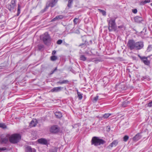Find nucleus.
I'll return each mask as SVG.
<instances>
[{"instance_id":"obj_1","label":"nucleus","mask_w":152,"mask_h":152,"mask_svg":"<svg viewBox=\"0 0 152 152\" xmlns=\"http://www.w3.org/2000/svg\"><path fill=\"white\" fill-rule=\"evenodd\" d=\"M109 31H115L117 30V26L115 23V19L111 18L109 20H107Z\"/></svg>"},{"instance_id":"obj_2","label":"nucleus","mask_w":152,"mask_h":152,"mask_svg":"<svg viewBox=\"0 0 152 152\" xmlns=\"http://www.w3.org/2000/svg\"><path fill=\"white\" fill-rule=\"evenodd\" d=\"M21 135L18 133L12 134L9 138V141L12 143L16 144L19 142L21 140Z\"/></svg>"},{"instance_id":"obj_3","label":"nucleus","mask_w":152,"mask_h":152,"mask_svg":"<svg viewBox=\"0 0 152 152\" xmlns=\"http://www.w3.org/2000/svg\"><path fill=\"white\" fill-rule=\"evenodd\" d=\"M91 142L92 145H94L95 146L103 145L106 143V141L105 140L96 137H93Z\"/></svg>"},{"instance_id":"obj_4","label":"nucleus","mask_w":152,"mask_h":152,"mask_svg":"<svg viewBox=\"0 0 152 152\" xmlns=\"http://www.w3.org/2000/svg\"><path fill=\"white\" fill-rule=\"evenodd\" d=\"M42 40L45 44L48 45L50 43L51 39L48 33L46 32L43 35Z\"/></svg>"},{"instance_id":"obj_5","label":"nucleus","mask_w":152,"mask_h":152,"mask_svg":"<svg viewBox=\"0 0 152 152\" xmlns=\"http://www.w3.org/2000/svg\"><path fill=\"white\" fill-rule=\"evenodd\" d=\"M16 0H11L10 3L6 5V8L8 9L10 12H11L13 10L16 6Z\"/></svg>"},{"instance_id":"obj_6","label":"nucleus","mask_w":152,"mask_h":152,"mask_svg":"<svg viewBox=\"0 0 152 152\" xmlns=\"http://www.w3.org/2000/svg\"><path fill=\"white\" fill-rule=\"evenodd\" d=\"M136 42L133 39L129 40L127 46L130 50H135Z\"/></svg>"},{"instance_id":"obj_7","label":"nucleus","mask_w":152,"mask_h":152,"mask_svg":"<svg viewBox=\"0 0 152 152\" xmlns=\"http://www.w3.org/2000/svg\"><path fill=\"white\" fill-rule=\"evenodd\" d=\"M144 46L143 42L139 41L136 42L135 50H139L142 49Z\"/></svg>"},{"instance_id":"obj_8","label":"nucleus","mask_w":152,"mask_h":152,"mask_svg":"<svg viewBox=\"0 0 152 152\" xmlns=\"http://www.w3.org/2000/svg\"><path fill=\"white\" fill-rule=\"evenodd\" d=\"M58 0H51L48 1L47 3V4L49 7H53L57 4Z\"/></svg>"},{"instance_id":"obj_9","label":"nucleus","mask_w":152,"mask_h":152,"mask_svg":"<svg viewBox=\"0 0 152 152\" xmlns=\"http://www.w3.org/2000/svg\"><path fill=\"white\" fill-rule=\"evenodd\" d=\"M37 142L38 143L43 145H48L49 144L47 140L43 138H41L38 139Z\"/></svg>"},{"instance_id":"obj_10","label":"nucleus","mask_w":152,"mask_h":152,"mask_svg":"<svg viewBox=\"0 0 152 152\" xmlns=\"http://www.w3.org/2000/svg\"><path fill=\"white\" fill-rule=\"evenodd\" d=\"M50 132L52 133H56L59 132V129L57 126H53L50 128Z\"/></svg>"},{"instance_id":"obj_11","label":"nucleus","mask_w":152,"mask_h":152,"mask_svg":"<svg viewBox=\"0 0 152 152\" xmlns=\"http://www.w3.org/2000/svg\"><path fill=\"white\" fill-rule=\"evenodd\" d=\"M134 21L137 23H140L143 21V18L141 17L136 16L134 18Z\"/></svg>"},{"instance_id":"obj_12","label":"nucleus","mask_w":152,"mask_h":152,"mask_svg":"<svg viewBox=\"0 0 152 152\" xmlns=\"http://www.w3.org/2000/svg\"><path fill=\"white\" fill-rule=\"evenodd\" d=\"M118 140H115L107 147V148L110 149L113 146H116L118 144Z\"/></svg>"},{"instance_id":"obj_13","label":"nucleus","mask_w":152,"mask_h":152,"mask_svg":"<svg viewBox=\"0 0 152 152\" xmlns=\"http://www.w3.org/2000/svg\"><path fill=\"white\" fill-rule=\"evenodd\" d=\"M140 58L145 65H148L150 64V61L148 60L147 57H140Z\"/></svg>"},{"instance_id":"obj_14","label":"nucleus","mask_w":152,"mask_h":152,"mask_svg":"<svg viewBox=\"0 0 152 152\" xmlns=\"http://www.w3.org/2000/svg\"><path fill=\"white\" fill-rule=\"evenodd\" d=\"M63 88V87H54L52 89L50 90V91L52 92H56L61 91L62 89Z\"/></svg>"},{"instance_id":"obj_15","label":"nucleus","mask_w":152,"mask_h":152,"mask_svg":"<svg viewBox=\"0 0 152 152\" xmlns=\"http://www.w3.org/2000/svg\"><path fill=\"white\" fill-rule=\"evenodd\" d=\"M140 133L137 134L133 138V140L134 141L136 142L140 139L142 137L140 135Z\"/></svg>"},{"instance_id":"obj_16","label":"nucleus","mask_w":152,"mask_h":152,"mask_svg":"<svg viewBox=\"0 0 152 152\" xmlns=\"http://www.w3.org/2000/svg\"><path fill=\"white\" fill-rule=\"evenodd\" d=\"M36 150L34 148H32L30 146H27L25 148V152H36Z\"/></svg>"},{"instance_id":"obj_17","label":"nucleus","mask_w":152,"mask_h":152,"mask_svg":"<svg viewBox=\"0 0 152 152\" xmlns=\"http://www.w3.org/2000/svg\"><path fill=\"white\" fill-rule=\"evenodd\" d=\"M64 18V16L62 15H59L57 16H56L55 18L52 19L51 20V21H55L57 20L58 19H61L63 18Z\"/></svg>"},{"instance_id":"obj_18","label":"nucleus","mask_w":152,"mask_h":152,"mask_svg":"<svg viewBox=\"0 0 152 152\" xmlns=\"http://www.w3.org/2000/svg\"><path fill=\"white\" fill-rule=\"evenodd\" d=\"M58 84L61 85L63 84H69V81L68 80H64L63 81L60 80L57 83Z\"/></svg>"},{"instance_id":"obj_19","label":"nucleus","mask_w":152,"mask_h":152,"mask_svg":"<svg viewBox=\"0 0 152 152\" xmlns=\"http://www.w3.org/2000/svg\"><path fill=\"white\" fill-rule=\"evenodd\" d=\"M37 123V121H34L33 120H32L29 124V126L30 127L35 126Z\"/></svg>"},{"instance_id":"obj_20","label":"nucleus","mask_w":152,"mask_h":152,"mask_svg":"<svg viewBox=\"0 0 152 152\" xmlns=\"http://www.w3.org/2000/svg\"><path fill=\"white\" fill-rule=\"evenodd\" d=\"M89 44L88 43L83 42L80 43L78 46L79 47H81V48H86L88 45H89Z\"/></svg>"},{"instance_id":"obj_21","label":"nucleus","mask_w":152,"mask_h":152,"mask_svg":"<svg viewBox=\"0 0 152 152\" xmlns=\"http://www.w3.org/2000/svg\"><path fill=\"white\" fill-rule=\"evenodd\" d=\"M56 117L58 118H60L62 117V114L60 112H56L55 113Z\"/></svg>"},{"instance_id":"obj_22","label":"nucleus","mask_w":152,"mask_h":152,"mask_svg":"<svg viewBox=\"0 0 152 152\" xmlns=\"http://www.w3.org/2000/svg\"><path fill=\"white\" fill-rule=\"evenodd\" d=\"M151 2V0H145L144 1H141L140 3V5H144L146 4L149 3Z\"/></svg>"},{"instance_id":"obj_23","label":"nucleus","mask_w":152,"mask_h":152,"mask_svg":"<svg viewBox=\"0 0 152 152\" xmlns=\"http://www.w3.org/2000/svg\"><path fill=\"white\" fill-rule=\"evenodd\" d=\"M20 9H21V6L19 4H18V7L17 9V13L16 14V16H18L19 14L20 13Z\"/></svg>"},{"instance_id":"obj_24","label":"nucleus","mask_w":152,"mask_h":152,"mask_svg":"<svg viewBox=\"0 0 152 152\" xmlns=\"http://www.w3.org/2000/svg\"><path fill=\"white\" fill-rule=\"evenodd\" d=\"M67 6L69 8H71L73 3V0H68Z\"/></svg>"},{"instance_id":"obj_25","label":"nucleus","mask_w":152,"mask_h":152,"mask_svg":"<svg viewBox=\"0 0 152 152\" xmlns=\"http://www.w3.org/2000/svg\"><path fill=\"white\" fill-rule=\"evenodd\" d=\"M80 60L85 61H86L87 58L84 55H82L80 56Z\"/></svg>"},{"instance_id":"obj_26","label":"nucleus","mask_w":152,"mask_h":152,"mask_svg":"<svg viewBox=\"0 0 152 152\" xmlns=\"http://www.w3.org/2000/svg\"><path fill=\"white\" fill-rule=\"evenodd\" d=\"M109 79L106 77H104L103 79V81L104 83V84H107L109 82Z\"/></svg>"},{"instance_id":"obj_27","label":"nucleus","mask_w":152,"mask_h":152,"mask_svg":"<svg viewBox=\"0 0 152 152\" xmlns=\"http://www.w3.org/2000/svg\"><path fill=\"white\" fill-rule=\"evenodd\" d=\"M77 96L78 98V99L79 100L83 98L82 94L81 93L78 91L77 90Z\"/></svg>"},{"instance_id":"obj_28","label":"nucleus","mask_w":152,"mask_h":152,"mask_svg":"<svg viewBox=\"0 0 152 152\" xmlns=\"http://www.w3.org/2000/svg\"><path fill=\"white\" fill-rule=\"evenodd\" d=\"M58 59V57L55 56H52L50 57V60L52 61H55Z\"/></svg>"},{"instance_id":"obj_29","label":"nucleus","mask_w":152,"mask_h":152,"mask_svg":"<svg viewBox=\"0 0 152 152\" xmlns=\"http://www.w3.org/2000/svg\"><path fill=\"white\" fill-rule=\"evenodd\" d=\"M1 142L2 143H6L8 141V139L6 138H1Z\"/></svg>"},{"instance_id":"obj_30","label":"nucleus","mask_w":152,"mask_h":152,"mask_svg":"<svg viewBox=\"0 0 152 152\" xmlns=\"http://www.w3.org/2000/svg\"><path fill=\"white\" fill-rule=\"evenodd\" d=\"M82 41L83 42L86 43H88V40L87 37L85 36H84L82 37Z\"/></svg>"},{"instance_id":"obj_31","label":"nucleus","mask_w":152,"mask_h":152,"mask_svg":"<svg viewBox=\"0 0 152 152\" xmlns=\"http://www.w3.org/2000/svg\"><path fill=\"white\" fill-rule=\"evenodd\" d=\"M49 6H48V5L47 4H46V7H45V8L42 10L41 11H40V13H44V12H46L47 10H48V7H49Z\"/></svg>"},{"instance_id":"obj_32","label":"nucleus","mask_w":152,"mask_h":152,"mask_svg":"<svg viewBox=\"0 0 152 152\" xmlns=\"http://www.w3.org/2000/svg\"><path fill=\"white\" fill-rule=\"evenodd\" d=\"M111 115V114L110 113H105L103 115L102 117L104 119H106Z\"/></svg>"},{"instance_id":"obj_33","label":"nucleus","mask_w":152,"mask_h":152,"mask_svg":"<svg viewBox=\"0 0 152 152\" xmlns=\"http://www.w3.org/2000/svg\"><path fill=\"white\" fill-rule=\"evenodd\" d=\"M7 126L4 123H0V128L5 129L7 128Z\"/></svg>"},{"instance_id":"obj_34","label":"nucleus","mask_w":152,"mask_h":152,"mask_svg":"<svg viewBox=\"0 0 152 152\" xmlns=\"http://www.w3.org/2000/svg\"><path fill=\"white\" fill-rule=\"evenodd\" d=\"M102 59H97L95 58L94 61H93L96 64L98 63L99 62H102Z\"/></svg>"},{"instance_id":"obj_35","label":"nucleus","mask_w":152,"mask_h":152,"mask_svg":"<svg viewBox=\"0 0 152 152\" xmlns=\"http://www.w3.org/2000/svg\"><path fill=\"white\" fill-rule=\"evenodd\" d=\"M38 49L39 50H41L44 48V45H39L38 46Z\"/></svg>"},{"instance_id":"obj_36","label":"nucleus","mask_w":152,"mask_h":152,"mask_svg":"<svg viewBox=\"0 0 152 152\" xmlns=\"http://www.w3.org/2000/svg\"><path fill=\"white\" fill-rule=\"evenodd\" d=\"M79 20V19L77 18H74L73 20V22L74 25H76Z\"/></svg>"},{"instance_id":"obj_37","label":"nucleus","mask_w":152,"mask_h":152,"mask_svg":"<svg viewBox=\"0 0 152 152\" xmlns=\"http://www.w3.org/2000/svg\"><path fill=\"white\" fill-rule=\"evenodd\" d=\"M152 50V45H149L148 47V48H147L146 51L148 52H149L151 50Z\"/></svg>"},{"instance_id":"obj_38","label":"nucleus","mask_w":152,"mask_h":152,"mask_svg":"<svg viewBox=\"0 0 152 152\" xmlns=\"http://www.w3.org/2000/svg\"><path fill=\"white\" fill-rule=\"evenodd\" d=\"M98 10L99 11L101 12L102 14L104 16H105L106 15V12L100 9H98Z\"/></svg>"},{"instance_id":"obj_39","label":"nucleus","mask_w":152,"mask_h":152,"mask_svg":"<svg viewBox=\"0 0 152 152\" xmlns=\"http://www.w3.org/2000/svg\"><path fill=\"white\" fill-rule=\"evenodd\" d=\"M129 137L127 135H125L123 137V141L124 142H126L129 139Z\"/></svg>"},{"instance_id":"obj_40","label":"nucleus","mask_w":152,"mask_h":152,"mask_svg":"<svg viewBox=\"0 0 152 152\" xmlns=\"http://www.w3.org/2000/svg\"><path fill=\"white\" fill-rule=\"evenodd\" d=\"M57 70V67H56L54 69L51 71L50 73L49 74L50 75H51L53 74L54 72H56Z\"/></svg>"},{"instance_id":"obj_41","label":"nucleus","mask_w":152,"mask_h":152,"mask_svg":"<svg viewBox=\"0 0 152 152\" xmlns=\"http://www.w3.org/2000/svg\"><path fill=\"white\" fill-rule=\"evenodd\" d=\"M99 96L97 95L94 98L93 102H97Z\"/></svg>"},{"instance_id":"obj_42","label":"nucleus","mask_w":152,"mask_h":152,"mask_svg":"<svg viewBox=\"0 0 152 152\" xmlns=\"http://www.w3.org/2000/svg\"><path fill=\"white\" fill-rule=\"evenodd\" d=\"M63 42V41L61 39H59L56 42V43L58 45L61 44Z\"/></svg>"},{"instance_id":"obj_43","label":"nucleus","mask_w":152,"mask_h":152,"mask_svg":"<svg viewBox=\"0 0 152 152\" xmlns=\"http://www.w3.org/2000/svg\"><path fill=\"white\" fill-rule=\"evenodd\" d=\"M129 103L128 101H126L124 102L123 104V105L124 107H126L127 104Z\"/></svg>"},{"instance_id":"obj_44","label":"nucleus","mask_w":152,"mask_h":152,"mask_svg":"<svg viewBox=\"0 0 152 152\" xmlns=\"http://www.w3.org/2000/svg\"><path fill=\"white\" fill-rule=\"evenodd\" d=\"M148 106L149 107H152V101L148 103Z\"/></svg>"},{"instance_id":"obj_45","label":"nucleus","mask_w":152,"mask_h":152,"mask_svg":"<svg viewBox=\"0 0 152 152\" xmlns=\"http://www.w3.org/2000/svg\"><path fill=\"white\" fill-rule=\"evenodd\" d=\"M137 9H133L132 10V12L134 14H136L137 13Z\"/></svg>"},{"instance_id":"obj_46","label":"nucleus","mask_w":152,"mask_h":152,"mask_svg":"<svg viewBox=\"0 0 152 152\" xmlns=\"http://www.w3.org/2000/svg\"><path fill=\"white\" fill-rule=\"evenodd\" d=\"M7 149V148L5 147H2V148H0V151H4L6 150Z\"/></svg>"},{"instance_id":"obj_47","label":"nucleus","mask_w":152,"mask_h":152,"mask_svg":"<svg viewBox=\"0 0 152 152\" xmlns=\"http://www.w3.org/2000/svg\"><path fill=\"white\" fill-rule=\"evenodd\" d=\"M57 150L55 148L51 149L50 151V152H57Z\"/></svg>"},{"instance_id":"obj_48","label":"nucleus","mask_w":152,"mask_h":152,"mask_svg":"<svg viewBox=\"0 0 152 152\" xmlns=\"http://www.w3.org/2000/svg\"><path fill=\"white\" fill-rule=\"evenodd\" d=\"M56 51L55 50L53 51L52 53V54L53 56H54V55L56 53Z\"/></svg>"},{"instance_id":"obj_49","label":"nucleus","mask_w":152,"mask_h":152,"mask_svg":"<svg viewBox=\"0 0 152 152\" xmlns=\"http://www.w3.org/2000/svg\"><path fill=\"white\" fill-rule=\"evenodd\" d=\"M124 27V25H121V26H118V28H123Z\"/></svg>"},{"instance_id":"obj_50","label":"nucleus","mask_w":152,"mask_h":152,"mask_svg":"<svg viewBox=\"0 0 152 152\" xmlns=\"http://www.w3.org/2000/svg\"><path fill=\"white\" fill-rule=\"evenodd\" d=\"M146 78H147V77L146 76H144V77H143L141 78V80H143L144 79H146Z\"/></svg>"},{"instance_id":"obj_51","label":"nucleus","mask_w":152,"mask_h":152,"mask_svg":"<svg viewBox=\"0 0 152 152\" xmlns=\"http://www.w3.org/2000/svg\"><path fill=\"white\" fill-rule=\"evenodd\" d=\"M90 43H89L90 44H91L92 43V41L91 40L89 41Z\"/></svg>"},{"instance_id":"obj_52","label":"nucleus","mask_w":152,"mask_h":152,"mask_svg":"<svg viewBox=\"0 0 152 152\" xmlns=\"http://www.w3.org/2000/svg\"><path fill=\"white\" fill-rule=\"evenodd\" d=\"M66 46H67V45H69V44H66Z\"/></svg>"},{"instance_id":"obj_53","label":"nucleus","mask_w":152,"mask_h":152,"mask_svg":"<svg viewBox=\"0 0 152 152\" xmlns=\"http://www.w3.org/2000/svg\"><path fill=\"white\" fill-rule=\"evenodd\" d=\"M151 6H152V3L151 4Z\"/></svg>"}]
</instances>
